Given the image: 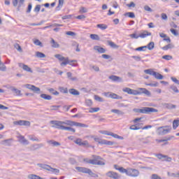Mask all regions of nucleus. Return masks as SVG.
<instances>
[{
  "label": "nucleus",
  "instance_id": "obj_25",
  "mask_svg": "<svg viewBox=\"0 0 179 179\" xmlns=\"http://www.w3.org/2000/svg\"><path fill=\"white\" fill-rule=\"evenodd\" d=\"M10 141H12V139H6V140H3V141H1L0 142V144L1 145H3L5 146H10Z\"/></svg>",
  "mask_w": 179,
  "mask_h": 179
},
{
  "label": "nucleus",
  "instance_id": "obj_44",
  "mask_svg": "<svg viewBox=\"0 0 179 179\" xmlns=\"http://www.w3.org/2000/svg\"><path fill=\"white\" fill-rule=\"evenodd\" d=\"M73 121L72 120H66L63 122L64 125H70V127H73Z\"/></svg>",
  "mask_w": 179,
  "mask_h": 179
},
{
  "label": "nucleus",
  "instance_id": "obj_38",
  "mask_svg": "<svg viewBox=\"0 0 179 179\" xmlns=\"http://www.w3.org/2000/svg\"><path fill=\"white\" fill-rule=\"evenodd\" d=\"M169 89H171V90H173V93H179L178 88H177V86H176L175 85H170Z\"/></svg>",
  "mask_w": 179,
  "mask_h": 179
},
{
  "label": "nucleus",
  "instance_id": "obj_10",
  "mask_svg": "<svg viewBox=\"0 0 179 179\" xmlns=\"http://www.w3.org/2000/svg\"><path fill=\"white\" fill-rule=\"evenodd\" d=\"M106 176L109 178H113V179H120L121 178V176L118 174L117 172H114L113 171H110L108 173H106Z\"/></svg>",
  "mask_w": 179,
  "mask_h": 179
},
{
  "label": "nucleus",
  "instance_id": "obj_61",
  "mask_svg": "<svg viewBox=\"0 0 179 179\" xmlns=\"http://www.w3.org/2000/svg\"><path fill=\"white\" fill-rule=\"evenodd\" d=\"M24 122V120L15 121L14 122V125H20V126H22V125H23Z\"/></svg>",
  "mask_w": 179,
  "mask_h": 179
},
{
  "label": "nucleus",
  "instance_id": "obj_9",
  "mask_svg": "<svg viewBox=\"0 0 179 179\" xmlns=\"http://www.w3.org/2000/svg\"><path fill=\"white\" fill-rule=\"evenodd\" d=\"M74 143L78 145V146H86L87 148H90L89 142L87 141H82L81 138H77L76 140H75Z\"/></svg>",
  "mask_w": 179,
  "mask_h": 179
},
{
  "label": "nucleus",
  "instance_id": "obj_40",
  "mask_svg": "<svg viewBox=\"0 0 179 179\" xmlns=\"http://www.w3.org/2000/svg\"><path fill=\"white\" fill-rule=\"evenodd\" d=\"M150 51H152L155 48V42H150L148 45H145Z\"/></svg>",
  "mask_w": 179,
  "mask_h": 179
},
{
  "label": "nucleus",
  "instance_id": "obj_39",
  "mask_svg": "<svg viewBox=\"0 0 179 179\" xmlns=\"http://www.w3.org/2000/svg\"><path fill=\"white\" fill-rule=\"evenodd\" d=\"M96 27L98 29H101V30H106V29H107V27H108V26H107V24H98L96 25Z\"/></svg>",
  "mask_w": 179,
  "mask_h": 179
},
{
  "label": "nucleus",
  "instance_id": "obj_21",
  "mask_svg": "<svg viewBox=\"0 0 179 179\" xmlns=\"http://www.w3.org/2000/svg\"><path fill=\"white\" fill-rule=\"evenodd\" d=\"M19 138V141L20 142V143H22V145H29V142L27 139L24 138V136H20Z\"/></svg>",
  "mask_w": 179,
  "mask_h": 179
},
{
  "label": "nucleus",
  "instance_id": "obj_22",
  "mask_svg": "<svg viewBox=\"0 0 179 179\" xmlns=\"http://www.w3.org/2000/svg\"><path fill=\"white\" fill-rule=\"evenodd\" d=\"M94 49L95 50V51H98L99 54H104L106 52V49L100 46H94Z\"/></svg>",
  "mask_w": 179,
  "mask_h": 179
},
{
  "label": "nucleus",
  "instance_id": "obj_20",
  "mask_svg": "<svg viewBox=\"0 0 179 179\" xmlns=\"http://www.w3.org/2000/svg\"><path fill=\"white\" fill-rule=\"evenodd\" d=\"M113 167L115 170H117L118 171H120V173H122V174H124L125 171V169L124 167L120 166L117 164H114Z\"/></svg>",
  "mask_w": 179,
  "mask_h": 179
},
{
  "label": "nucleus",
  "instance_id": "obj_32",
  "mask_svg": "<svg viewBox=\"0 0 179 179\" xmlns=\"http://www.w3.org/2000/svg\"><path fill=\"white\" fill-rule=\"evenodd\" d=\"M11 90L15 93L16 96H22V91L15 88V87H12Z\"/></svg>",
  "mask_w": 179,
  "mask_h": 179
},
{
  "label": "nucleus",
  "instance_id": "obj_60",
  "mask_svg": "<svg viewBox=\"0 0 179 179\" xmlns=\"http://www.w3.org/2000/svg\"><path fill=\"white\" fill-rule=\"evenodd\" d=\"M94 99L96 101H99L101 103H103V101H104V100L103 99V98L99 96V95H95L94 96Z\"/></svg>",
  "mask_w": 179,
  "mask_h": 179
},
{
  "label": "nucleus",
  "instance_id": "obj_2",
  "mask_svg": "<svg viewBox=\"0 0 179 179\" xmlns=\"http://www.w3.org/2000/svg\"><path fill=\"white\" fill-rule=\"evenodd\" d=\"M55 57L59 59V61L62 62L60 65L61 66H66V65H71V66H78V62L76 60H69V59L65 58L64 56L57 54L55 55Z\"/></svg>",
  "mask_w": 179,
  "mask_h": 179
},
{
  "label": "nucleus",
  "instance_id": "obj_56",
  "mask_svg": "<svg viewBox=\"0 0 179 179\" xmlns=\"http://www.w3.org/2000/svg\"><path fill=\"white\" fill-rule=\"evenodd\" d=\"M162 59H166V61H170V59H173V56L169 55H164L162 57Z\"/></svg>",
  "mask_w": 179,
  "mask_h": 179
},
{
  "label": "nucleus",
  "instance_id": "obj_13",
  "mask_svg": "<svg viewBox=\"0 0 179 179\" xmlns=\"http://www.w3.org/2000/svg\"><path fill=\"white\" fill-rule=\"evenodd\" d=\"M148 36H152V33L149 32L146 30L143 31L140 34H139V37L141 38H146V37H148Z\"/></svg>",
  "mask_w": 179,
  "mask_h": 179
},
{
  "label": "nucleus",
  "instance_id": "obj_1",
  "mask_svg": "<svg viewBox=\"0 0 179 179\" xmlns=\"http://www.w3.org/2000/svg\"><path fill=\"white\" fill-rule=\"evenodd\" d=\"M55 57L59 59V61L62 62L60 65L61 66H66V65H71V66H78V62L76 60H69V59L65 58L64 56L57 54L55 55Z\"/></svg>",
  "mask_w": 179,
  "mask_h": 179
},
{
  "label": "nucleus",
  "instance_id": "obj_26",
  "mask_svg": "<svg viewBox=\"0 0 179 179\" xmlns=\"http://www.w3.org/2000/svg\"><path fill=\"white\" fill-rule=\"evenodd\" d=\"M109 136H113V138H115V139H120L121 141L124 139V137L118 136V134H115L113 132H109Z\"/></svg>",
  "mask_w": 179,
  "mask_h": 179
},
{
  "label": "nucleus",
  "instance_id": "obj_42",
  "mask_svg": "<svg viewBox=\"0 0 179 179\" xmlns=\"http://www.w3.org/2000/svg\"><path fill=\"white\" fill-rule=\"evenodd\" d=\"M49 171H51V173H53L54 174H59V169L52 168V167L50 166V168H49Z\"/></svg>",
  "mask_w": 179,
  "mask_h": 179
},
{
  "label": "nucleus",
  "instance_id": "obj_48",
  "mask_svg": "<svg viewBox=\"0 0 179 179\" xmlns=\"http://www.w3.org/2000/svg\"><path fill=\"white\" fill-rule=\"evenodd\" d=\"M107 43H108V45L112 47V48H118V46L115 43H114V42H113V41H108Z\"/></svg>",
  "mask_w": 179,
  "mask_h": 179
},
{
  "label": "nucleus",
  "instance_id": "obj_41",
  "mask_svg": "<svg viewBox=\"0 0 179 179\" xmlns=\"http://www.w3.org/2000/svg\"><path fill=\"white\" fill-rule=\"evenodd\" d=\"M36 57L37 58H45V54H44L41 52H36Z\"/></svg>",
  "mask_w": 179,
  "mask_h": 179
},
{
  "label": "nucleus",
  "instance_id": "obj_62",
  "mask_svg": "<svg viewBox=\"0 0 179 179\" xmlns=\"http://www.w3.org/2000/svg\"><path fill=\"white\" fill-rule=\"evenodd\" d=\"M85 104L88 107H90L93 104V102L92 101V99H86L85 100Z\"/></svg>",
  "mask_w": 179,
  "mask_h": 179
},
{
  "label": "nucleus",
  "instance_id": "obj_30",
  "mask_svg": "<svg viewBox=\"0 0 179 179\" xmlns=\"http://www.w3.org/2000/svg\"><path fill=\"white\" fill-rule=\"evenodd\" d=\"M110 99H115L116 100H121V99H122V96L117 95V94L111 93Z\"/></svg>",
  "mask_w": 179,
  "mask_h": 179
},
{
  "label": "nucleus",
  "instance_id": "obj_34",
  "mask_svg": "<svg viewBox=\"0 0 179 179\" xmlns=\"http://www.w3.org/2000/svg\"><path fill=\"white\" fill-rule=\"evenodd\" d=\"M84 162H85V163H87L88 164H93L94 166H96V162L94 159H85Z\"/></svg>",
  "mask_w": 179,
  "mask_h": 179
},
{
  "label": "nucleus",
  "instance_id": "obj_17",
  "mask_svg": "<svg viewBox=\"0 0 179 179\" xmlns=\"http://www.w3.org/2000/svg\"><path fill=\"white\" fill-rule=\"evenodd\" d=\"M109 79L113 80V82H122V78L117 76H110Z\"/></svg>",
  "mask_w": 179,
  "mask_h": 179
},
{
  "label": "nucleus",
  "instance_id": "obj_5",
  "mask_svg": "<svg viewBox=\"0 0 179 179\" xmlns=\"http://www.w3.org/2000/svg\"><path fill=\"white\" fill-rule=\"evenodd\" d=\"M50 124H51L52 128H56L57 129H62L64 131L65 126H64V122L59 121V120H51L50 122Z\"/></svg>",
  "mask_w": 179,
  "mask_h": 179
},
{
  "label": "nucleus",
  "instance_id": "obj_63",
  "mask_svg": "<svg viewBox=\"0 0 179 179\" xmlns=\"http://www.w3.org/2000/svg\"><path fill=\"white\" fill-rule=\"evenodd\" d=\"M144 10H146V12H153V10L148 5L144 6Z\"/></svg>",
  "mask_w": 179,
  "mask_h": 179
},
{
  "label": "nucleus",
  "instance_id": "obj_59",
  "mask_svg": "<svg viewBox=\"0 0 179 179\" xmlns=\"http://www.w3.org/2000/svg\"><path fill=\"white\" fill-rule=\"evenodd\" d=\"M79 12L80 13H87V8L82 6L80 8Z\"/></svg>",
  "mask_w": 179,
  "mask_h": 179
},
{
  "label": "nucleus",
  "instance_id": "obj_55",
  "mask_svg": "<svg viewBox=\"0 0 179 179\" xmlns=\"http://www.w3.org/2000/svg\"><path fill=\"white\" fill-rule=\"evenodd\" d=\"M67 77L70 80H76V77H72V73L67 72Z\"/></svg>",
  "mask_w": 179,
  "mask_h": 179
},
{
  "label": "nucleus",
  "instance_id": "obj_23",
  "mask_svg": "<svg viewBox=\"0 0 179 179\" xmlns=\"http://www.w3.org/2000/svg\"><path fill=\"white\" fill-rule=\"evenodd\" d=\"M48 143L52 145V146H61V143L54 141V140H49L47 141Z\"/></svg>",
  "mask_w": 179,
  "mask_h": 179
},
{
  "label": "nucleus",
  "instance_id": "obj_64",
  "mask_svg": "<svg viewBox=\"0 0 179 179\" xmlns=\"http://www.w3.org/2000/svg\"><path fill=\"white\" fill-rule=\"evenodd\" d=\"M152 179H162V177L159 176V175L154 173L151 176Z\"/></svg>",
  "mask_w": 179,
  "mask_h": 179
},
{
  "label": "nucleus",
  "instance_id": "obj_3",
  "mask_svg": "<svg viewBox=\"0 0 179 179\" xmlns=\"http://www.w3.org/2000/svg\"><path fill=\"white\" fill-rule=\"evenodd\" d=\"M134 113H139L140 114H150L151 113H158V110L150 107H143L142 108L133 109Z\"/></svg>",
  "mask_w": 179,
  "mask_h": 179
},
{
  "label": "nucleus",
  "instance_id": "obj_19",
  "mask_svg": "<svg viewBox=\"0 0 179 179\" xmlns=\"http://www.w3.org/2000/svg\"><path fill=\"white\" fill-rule=\"evenodd\" d=\"M157 157H158L159 159H166V162H171V157H168L167 155H163L162 154H159L157 155Z\"/></svg>",
  "mask_w": 179,
  "mask_h": 179
},
{
  "label": "nucleus",
  "instance_id": "obj_29",
  "mask_svg": "<svg viewBox=\"0 0 179 179\" xmlns=\"http://www.w3.org/2000/svg\"><path fill=\"white\" fill-rule=\"evenodd\" d=\"M90 37L92 40H96V41H100V36L95 34H92L90 35Z\"/></svg>",
  "mask_w": 179,
  "mask_h": 179
},
{
  "label": "nucleus",
  "instance_id": "obj_16",
  "mask_svg": "<svg viewBox=\"0 0 179 179\" xmlns=\"http://www.w3.org/2000/svg\"><path fill=\"white\" fill-rule=\"evenodd\" d=\"M37 166L41 169H43V170H47V171H50V169H51V166L45 164H37Z\"/></svg>",
  "mask_w": 179,
  "mask_h": 179
},
{
  "label": "nucleus",
  "instance_id": "obj_53",
  "mask_svg": "<svg viewBox=\"0 0 179 179\" xmlns=\"http://www.w3.org/2000/svg\"><path fill=\"white\" fill-rule=\"evenodd\" d=\"M59 90L61 92V93H68V88H65L64 87H59Z\"/></svg>",
  "mask_w": 179,
  "mask_h": 179
},
{
  "label": "nucleus",
  "instance_id": "obj_35",
  "mask_svg": "<svg viewBox=\"0 0 179 179\" xmlns=\"http://www.w3.org/2000/svg\"><path fill=\"white\" fill-rule=\"evenodd\" d=\"M28 179H44L37 175H34V174H29L28 175Z\"/></svg>",
  "mask_w": 179,
  "mask_h": 179
},
{
  "label": "nucleus",
  "instance_id": "obj_50",
  "mask_svg": "<svg viewBox=\"0 0 179 179\" xmlns=\"http://www.w3.org/2000/svg\"><path fill=\"white\" fill-rule=\"evenodd\" d=\"M48 92H50V93H52V94H54V96H58V94H59V92H58V91H55L53 88L49 89Z\"/></svg>",
  "mask_w": 179,
  "mask_h": 179
},
{
  "label": "nucleus",
  "instance_id": "obj_49",
  "mask_svg": "<svg viewBox=\"0 0 179 179\" xmlns=\"http://www.w3.org/2000/svg\"><path fill=\"white\" fill-rule=\"evenodd\" d=\"M122 91L124 93H127L128 94H131L132 92V89L129 88V87H125L122 90Z\"/></svg>",
  "mask_w": 179,
  "mask_h": 179
},
{
  "label": "nucleus",
  "instance_id": "obj_33",
  "mask_svg": "<svg viewBox=\"0 0 179 179\" xmlns=\"http://www.w3.org/2000/svg\"><path fill=\"white\" fill-rule=\"evenodd\" d=\"M171 48H174V45L171 44V43H169L165 46H164L162 48V50H164V51H167V50H170Z\"/></svg>",
  "mask_w": 179,
  "mask_h": 179
},
{
  "label": "nucleus",
  "instance_id": "obj_51",
  "mask_svg": "<svg viewBox=\"0 0 179 179\" xmlns=\"http://www.w3.org/2000/svg\"><path fill=\"white\" fill-rule=\"evenodd\" d=\"M34 44H35V45H39V47H43V43L38 39L34 41Z\"/></svg>",
  "mask_w": 179,
  "mask_h": 179
},
{
  "label": "nucleus",
  "instance_id": "obj_36",
  "mask_svg": "<svg viewBox=\"0 0 179 179\" xmlns=\"http://www.w3.org/2000/svg\"><path fill=\"white\" fill-rule=\"evenodd\" d=\"M111 113H114V114H117V115H124V112L118 109H112Z\"/></svg>",
  "mask_w": 179,
  "mask_h": 179
},
{
  "label": "nucleus",
  "instance_id": "obj_14",
  "mask_svg": "<svg viewBox=\"0 0 179 179\" xmlns=\"http://www.w3.org/2000/svg\"><path fill=\"white\" fill-rule=\"evenodd\" d=\"M162 106L164 107V108H167L168 110H173L174 108H176V107H177L176 105L173 104V103H162Z\"/></svg>",
  "mask_w": 179,
  "mask_h": 179
},
{
  "label": "nucleus",
  "instance_id": "obj_43",
  "mask_svg": "<svg viewBox=\"0 0 179 179\" xmlns=\"http://www.w3.org/2000/svg\"><path fill=\"white\" fill-rule=\"evenodd\" d=\"M179 125V120H175L173 122V129H177Z\"/></svg>",
  "mask_w": 179,
  "mask_h": 179
},
{
  "label": "nucleus",
  "instance_id": "obj_18",
  "mask_svg": "<svg viewBox=\"0 0 179 179\" xmlns=\"http://www.w3.org/2000/svg\"><path fill=\"white\" fill-rule=\"evenodd\" d=\"M69 93L73 96H79V94H80V92L78 90H75L73 88L69 89Z\"/></svg>",
  "mask_w": 179,
  "mask_h": 179
},
{
  "label": "nucleus",
  "instance_id": "obj_28",
  "mask_svg": "<svg viewBox=\"0 0 179 179\" xmlns=\"http://www.w3.org/2000/svg\"><path fill=\"white\" fill-rule=\"evenodd\" d=\"M153 76L155 78V79H158L159 80H162L164 78L163 75L156 71H155Z\"/></svg>",
  "mask_w": 179,
  "mask_h": 179
},
{
  "label": "nucleus",
  "instance_id": "obj_45",
  "mask_svg": "<svg viewBox=\"0 0 179 179\" xmlns=\"http://www.w3.org/2000/svg\"><path fill=\"white\" fill-rule=\"evenodd\" d=\"M124 16H128V17H131V19H134L135 17V13L133 12H129L124 13Z\"/></svg>",
  "mask_w": 179,
  "mask_h": 179
},
{
  "label": "nucleus",
  "instance_id": "obj_47",
  "mask_svg": "<svg viewBox=\"0 0 179 179\" xmlns=\"http://www.w3.org/2000/svg\"><path fill=\"white\" fill-rule=\"evenodd\" d=\"M64 131H69V132H73V134L76 132V130H75V129L72 127H65V126H64Z\"/></svg>",
  "mask_w": 179,
  "mask_h": 179
},
{
  "label": "nucleus",
  "instance_id": "obj_27",
  "mask_svg": "<svg viewBox=\"0 0 179 179\" xmlns=\"http://www.w3.org/2000/svg\"><path fill=\"white\" fill-rule=\"evenodd\" d=\"M101 145H108V146H113L114 145L113 141H109L107 140H103V141L101 142Z\"/></svg>",
  "mask_w": 179,
  "mask_h": 179
},
{
  "label": "nucleus",
  "instance_id": "obj_15",
  "mask_svg": "<svg viewBox=\"0 0 179 179\" xmlns=\"http://www.w3.org/2000/svg\"><path fill=\"white\" fill-rule=\"evenodd\" d=\"M73 127H79L80 128H88L89 125L83 123L73 122Z\"/></svg>",
  "mask_w": 179,
  "mask_h": 179
},
{
  "label": "nucleus",
  "instance_id": "obj_46",
  "mask_svg": "<svg viewBox=\"0 0 179 179\" xmlns=\"http://www.w3.org/2000/svg\"><path fill=\"white\" fill-rule=\"evenodd\" d=\"M145 73H146L147 75H151V76H153L155 74V72L152 69H147L144 71Z\"/></svg>",
  "mask_w": 179,
  "mask_h": 179
},
{
  "label": "nucleus",
  "instance_id": "obj_37",
  "mask_svg": "<svg viewBox=\"0 0 179 179\" xmlns=\"http://www.w3.org/2000/svg\"><path fill=\"white\" fill-rule=\"evenodd\" d=\"M50 43L52 44V47L53 48H59V44L58 43L55 42V40L52 38Z\"/></svg>",
  "mask_w": 179,
  "mask_h": 179
},
{
  "label": "nucleus",
  "instance_id": "obj_8",
  "mask_svg": "<svg viewBox=\"0 0 179 179\" xmlns=\"http://www.w3.org/2000/svg\"><path fill=\"white\" fill-rule=\"evenodd\" d=\"M76 170H77L79 173H84V174H89L90 176L93 174V172L90 169L85 167L77 166L76 167Z\"/></svg>",
  "mask_w": 179,
  "mask_h": 179
},
{
  "label": "nucleus",
  "instance_id": "obj_54",
  "mask_svg": "<svg viewBox=\"0 0 179 179\" xmlns=\"http://www.w3.org/2000/svg\"><path fill=\"white\" fill-rule=\"evenodd\" d=\"M146 48H148V46H141L136 48V51H146Z\"/></svg>",
  "mask_w": 179,
  "mask_h": 179
},
{
  "label": "nucleus",
  "instance_id": "obj_11",
  "mask_svg": "<svg viewBox=\"0 0 179 179\" xmlns=\"http://www.w3.org/2000/svg\"><path fill=\"white\" fill-rule=\"evenodd\" d=\"M44 146V144L39 143V144H33L30 145L29 150L31 152H34V150H38V149H41V148H43Z\"/></svg>",
  "mask_w": 179,
  "mask_h": 179
},
{
  "label": "nucleus",
  "instance_id": "obj_24",
  "mask_svg": "<svg viewBox=\"0 0 179 179\" xmlns=\"http://www.w3.org/2000/svg\"><path fill=\"white\" fill-rule=\"evenodd\" d=\"M40 97H41V99H43L44 100H52V96L47 94H41L40 95Z\"/></svg>",
  "mask_w": 179,
  "mask_h": 179
},
{
  "label": "nucleus",
  "instance_id": "obj_12",
  "mask_svg": "<svg viewBox=\"0 0 179 179\" xmlns=\"http://www.w3.org/2000/svg\"><path fill=\"white\" fill-rule=\"evenodd\" d=\"M143 126V123H138L136 124L131 125L129 129L132 131H138V129H142V127Z\"/></svg>",
  "mask_w": 179,
  "mask_h": 179
},
{
  "label": "nucleus",
  "instance_id": "obj_52",
  "mask_svg": "<svg viewBox=\"0 0 179 179\" xmlns=\"http://www.w3.org/2000/svg\"><path fill=\"white\" fill-rule=\"evenodd\" d=\"M29 139L34 142H40V139L34 136H29Z\"/></svg>",
  "mask_w": 179,
  "mask_h": 179
},
{
  "label": "nucleus",
  "instance_id": "obj_31",
  "mask_svg": "<svg viewBox=\"0 0 179 179\" xmlns=\"http://www.w3.org/2000/svg\"><path fill=\"white\" fill-rule=\"evenodd\" d=\"M64 0H59L58 6L56 7V10H61V8L64 6Z\"/></svg>",
  "mask_w": 179,
  "mask_h": 179
},
{
  "label": "nucleus",
  "instance_id": "obj_4",
  "mask_svg": "<svg viewBox=\"0 0 179 179\" xmlns=\"http://www.w3.org/2000/svg\"><path fill=\"white\" fill-rule=\"evenodd\" d=\"M131 94H134V96H138V94H145V96H148V97L152 96V94L149 90H146V88H138L137 90H132Z\"/></svg>",
  "mask_w": 179,
  "mask_h": 179
},
{
  "label": "nucleus",
  "instance_id": "obj_58",
  "mask_svg": "<svg viewBox=\"0 0 179 179\" xmlns=\"http://www.w3.org/2000/svg\"><path fill=\"white\" fill-rule=\"evenodd\" d=\"M41 9V5L38 4L36 6L35 8L34 9V11L36 12V13H38Z\"/></svg>",
  "mask_w": 179,
  "mask_h": 179
},
{
  "label": "nucleus",
  "instance_id": "obj_7",
  "mask_svg": "<svg viewBox=\"0 0 179 179\" xmlns=\"http://www.w3.org/2000/svg\"><path fill=\"white\" fill-rule=\"evenodd\" d=\"M24 87L29 89V90L34 92V93H36V94H40L41 93V90L40 87H36V85H33L31 84H26L24 85Z\"/></svg>",
  "mask_w": 179,
  "mask_h": 179
},
{
  "label": "nucleus",
  "instance_id": "obj_57",
  "mask_svg": "<svg viewBox=\"0 0 179 179\" xmlns=\"http://www.w3.org/2000/svg\"><path fill=\"white\" fill-rule=\"evenodd\" d=\"M97 111H100V108H91L89 113H97Z\"/></svg>",
  "mask_w": 179,
  "mask_h": 179
},
{
  "label": "nucleus",
  "instance_id": "obj_6",
  "mask_svg": "<svg viewBox=\"0 0 179 179\" xmlns=\"http://www.w3.org/2000/svg\"><path fill=\"white\" fill-rule=\"evenodd\" d=\"M124 173L129 176V177H138L139 176V171L136 169H124Z\"/></svg>",
  "mask_w": 179,
  "mask_h": 179
}]
</instances>
